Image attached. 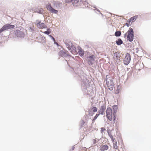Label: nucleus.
I'll return each mask as SVG.
<instances>
[{"instance_id": "nucleus-5", "label": "nucleus", "mask_w": 151, "mask_h": 151, "mask_svg": "<svg viewBox=\"0 0 151 151\" xmlns=\"http://www.w3.org/2000/svg\"><path fill=\"white\" fill-rule=\"evenodd\" d=\"M131 59V57L130 55L127 53L126 55V56L124 60V63L126 65H128L130 62Z\"/></svg>"}, {"instance_id": "nucleus-2", "label": "nucleus", "mask_w": 151, "mask_h": 151, "mask_svg": "<svg viewBox=\"0 0 151 151\" xmlns=\"http://www.w3.org/2000/svg\"><path fill=\"white\" fill-rule=\"evenodd\" d=\"M127 37V39L130 42L133 40L134 38V32L132 28H129L128 31L124 35V37Z\"/></svg>"}, {"instance_id": "nucleus-18", "label": "nucleus", "mask_w": 151, "mask_h": 151, "mask_svg": "<svg viewBox=\"0 0 151 151\" xmlns=\"http://www.w3.org/2000/svg\"><path fill=\"white\" fill-rule=\"evenodd\" d=\"M123 42V41L120 38L117 41H116V43L117 45H121V44H122Z\"/></svg>"}, {"instance_id": "nucleus-8", "label": "nucleus", "mask_w": 151, "mask_h": 151, "mask_svg": "<svg viewBox=\"0 0 151 151\" xmlns=\"http://www.w3.org/2000/svg\"><path fill=\"white\" fill-rule=\"evenodd\" d=\"M121 57V53L119 52H115L113 58L115 62H117V60H120V58Z\"/></svg>"}, {"instance_id": "nucleus-32", "label": "nucleus", "mask_w": 151, "mask_h": 151, "mask_svg": "<svg viewBox=\"0 0 151 151\" xmlns=\"http://www.w3.org/2000/svg\"><path fill=\"white\" fill-rule=\"evenodd\" d=\"M19 34H21V32H20V31H19Z\"/></svg>"}, {"instance_id": "nucleus-27", "label": "nucleus", "mask_w": 151, "mask_h": 151, "mask_svg": "<svg viewBox=\"0 0 151 151\" xmlns=\"http://www.w3.org/2000/svg\"><path fill=\"white\" fill-rule=\"evenodd\" d=\"M49 36L52 39V40H53V41L54 42V43H55V38L52 36L51 35H49Z\"/></svg>"}, {"instance_id": "nucleus-15", "label": "nucleus", "mask_w": 151, "mask_h": 151, "mask_svg": "<svg viewBox=\"0 0 151 151\" xmlns=\"http://www.w3.org/2000/svg\"><path fill=\"white\" fill-rule=\"evenodd\" d=\"M8 29L6 24L4 25L3 27L0 29V34L3 31Z\"/></svg>"}, {"instance_id": "nucleus-33", "label": "nucleus", "mask_w": 151, "mask_h": 151, "mask_svg": "<svg viewBox=\"0 0 151 151\" xmlns=\"http://www.w3.org/2000/svg\"><path fill=\"white\" fill-rule=\"evenodd\" d=\"M68 1H70V0H68Z\"/></svg>"}, {"instance_id": "nucleus-24", "label": "nucleus", "mask_w": 151, "mask_h": 151, "mask_svg": "<svg viewBox=\"0 0 151 151\" xmlns=\"http://www.w3.org/2000/svg\"><path fill=\"white\" fill-rule=\"evenodd\" d=\"M43 33L45 34L49 35L51 33L50 29H47V31L43 32Z\"/></svg>"}, {"instance_id": "nucleus-29", "label": "nucleus", "mask_w": 151, "mask_h": 151, "mask_svg": "<svg viewBox=\"0 0 151 151\" xmlns=\"http://www.w3.org/2000/svg\"><path fill=\"white\" fill-rule=\"evenodd\" d=\"M111 140L112 141V142L113 143H114L115 142H116V141L115 139V138H113V139H112Z\"/></svg>"}, {"instance_id": "nucleus-21", "label": "nucleus", "mask_w": 151, "mask_h": 151, "mask_svg": "<svg viewBox=\"0 0 151 151\" xmlns=\"http://www.w3.org/2000/svg\"><path fill=\"white\" fill-rule=\"evenodd\" d=\"M121 34L120 31H116L115 33V35L116 37H119L121 36Z\"/></svg>"}, {"instance_id": "nucleus-31", "label": "nucleus", "mask_w": 151, "mask_h": 151, "mask_svg": "<svg viewBox=\"0 0 151 151\" xmlns=\"http://www.w3.org/2000/svg\"><path fill=\"white\" fill-rule=\"evenodd\" d=\"M110 137L111 139H113V138H114L113 136H112L111 135H110Z\"/></svg>"}, {"instance_id": "nucleus-20", "label": "nucleus", "mask_w": 151, "mask_h": 151, "mask_svg": "<svg viewBox=\"0 0 151 151\" xmlns=\"http://www.w3.org/2000/svg\"><path fill=\"white\" fill-rule=\"evenodd\" d=\"M79 55L81 56H82L84 55V51L82 49H79L78 52Z\"/></svg>"}, {"instance_id": "nucleus-28", "label": "nucleus", "mask_w": 151, "mask_h": 151, "mask_svg": "<svg viewBox=\"0 0 151 151\" xmlns=\"http://www.w3.org/2000/svg\"><path fill=\"white\" fill-rule=\"evenodd\" d=\"M105 130V129L104 127L101 128V132L102 133Z\"/></svg>"}, {"instance_id": "nucleus-23", "label": "nucleus", "mask_w": 151, "mask_h": 151, "mask_svg": "<svg viewBox=\"0 0 151 151\" xmlns=\"http://www.w3.org/2000/svg\"><path fill=\"white\" fill-rule=\"evenodd\" d=\"M120 87L119 86H117V88L115 90V93L118 94L119 92Z\"/></svg>"}, {"instance_id": "nucleus-6", "label": "nucleus", "mask_w": 151, "mask_h": 151, "mask_svg": "<svg viewBox=\"0 0 151 151\" xmlns=\"http://www.w3.org/2000/svg\"><path fill=\"white\" fill-rule=\"evenodd\" d=\"M137 18V15H136L133 17H131L127 21V22L126 23V24L127 27H129L131 25V22L132 23L136 21Z\"/></svg>"}, {"instance_id": "nucleus-1", "label": "nucleus", "mask_w": 151, "mask_h": 151, "mask_svg": "<svg viewBox=\"0 0 151 151\" xmlns=\"http://www.w3.org/2000/svg\"><path fill=\"white\" fill-rule=\"evenodd\" d=\"M106 117L108 119L111 121L113 119L114 123L117 122L116 120V114L112 112V110L110 107H108L106 111Z\"/></svg>"}, {"instance_id": "nucleus-7", "label": "nucleus", "mask_w": 151, "mask_h": 151, "mask_svg": "<svg viewBox=\"0 0 151 151\" xmlns=\"http://www.w3.org/2000/svg\"><path fill=\"white\" fill-rule=\"evenodd\" d=\"M46 7L47 9L50 11V12L54 13L55 14H57L58 11L57 10H55L53 9L51 6V4H50L48 3L46 5Z\"/></svg>"}, {"instance_id": "nucleus-12", "label": "nucleus", "mask_w": 151, "mask_h": 151, "mask_svg": "<svg viewBox=\"0 0 151 151\" xmlns=\"http://www.w3.org/2000/svg\"><path fill=\"white\" fill-rule=\"evenodd\" d=\"M106 109V106L105 105L101 106L99 112L102 114H103V113Z\"/></svg>"}, {"instance_id": "nucleus-11", "label": "nucleus", "mask_w": 151, "mask_h": 151, "mask_svg": "<svg viewBox=\"0 0 151 151\" xmlns=\"http://www.w3.org/2000/svg\"><path fill=\"white\" fill-rule=\"evenodd\" d=\"M37 26L40 29H43L45 28V25L44 23H41L39 22L37 24Z\"/></svg>"}, {"instance_id": "nucleus-26", "label": "nucleus", "mask_w": 151, "mask_h": 151, "mask_svg": "<svg viewBox=\"0 0 151 151\" xmlns=\"http://www.w3.org/2000/svg\"><path fill=\"white\" fill-rule=\"evenodd\" d=\"M99 115L100 114H97L96 116H95L94 117V119H93V121H94L98 117Z\"/></svg>"}, {"instance_id": "nucleus-22", "label": "nucleus", "mask_w": 151, "mask_h": 151, "mask_svg": "<svg viewBox=\"0 0 151 151\" xmlns=\"http://www.w3.org/2000/svg\"><path fill=\"white\" fill-rule=\"evenodd\" d=\"M113 147L116 150L118 148V146L117 142H115L114 143H113Z\"/></svg>"}, {"instance_id": "nucleus-25", "label": "nucleus", "mask_w": 151, "mask_h": 151, "mask_svg": "<svg viewBox=\"0 0 151 151\" xmlns=\"http://www.w3.org/2000/svg\"><path fill=\"white\" fill-rule=\"evenodd\" d=\"M91 110H93V112H96L97 111V109L96 107H93L92 108Z\"/></svg>"}, {"instance_id": "nucleus-30", "label": "nucleus", "mask_w": 151, "mask_h": 151, "mask_svg": "<svg viewBox=\"0 0 151 151\" xmlns=\"http://www.w3.org/2000/svg\"><path fill=\"white\" fill-rule=\"evenodd\" d=\"M93 141L94 144L96 143V140L95 139H93Z\"/></svg>"}, {"instance_id": "nucleus-4", "label": "nucleus", "mask_w": 151, "mask_h": 151, "mask_svg": "<svg viewBox=\"0 0 151 151\" xmlns=\"http://www.w3.org/2000/svg\"><path fill=\"white\" fill-rule=\"evenodd\" d=\"M72 2L74 6H78L80 5L83 2L81 0H66V2L69 3Z\"/></svg>"}, {"instance_id": "nucleus-9", "label": "nucleus", "mask_w": 151, "mask_h": 151, "mask_svg": "<svg viewBox=\"0 0 151 151\" xmlns=\"http://www.w3.org/2000/svg\"><path fill=\"white\" fill-rule=\"evenodd\" d=\"M65 44L66 45V47L69 50L71 49V47L73 46L72 43L70 42L68 40H66Z\"/></svg>"}, {"instance_id": "nucleus-17", "label": "nucleus", "mask_w": 151, "mask_h": 151, "mask_svg": "<svg viewBox=\"0 0 151 151\" xmlns=\"http://www.w3.org/2000/svg\"><path fill=\"white\" fill-rule=\"evenodd\" d=\"M112 108L113 110V112L115 113L116 114V113L118 109V106L117 105H114L112 106Z\"/></svg>"}, {"instance_id": "nucleus-19", "label": "nucleus", "mask_w": 151, "mask_h": 151, "mask_svg": "<svg viewBox=\"0 0 151 151\" xmlns=\"http://www.w3.org/2000/svg\"><path fill=\"white\" fill-rule=\"evenodd\" d=\"M8 29H11L14 28L15 26L14 25H11L10 24H6Z\"/></svg>"}, {"instance_id": "nucleus-14", "label": "nucleus", "mask_w": 151, "mask_h": 151, "mask_svg": "<svg viewBox=\"0 0 151 151\" xmlns=\"http://www.w3.org/2000/svg\"><path fill=\"white\" fill-rule=\"evenodd\" d=\"M109 147L107 145H103L101 146L100 150L101 151H104L108 149Z\"/></svg>"}, {"instance_id": "nucleus-3", "label": "nucleus", "mask_w": 151, "mask_h": 151, "mask_svg": "<svg viewBox=\"0 0 151 151\" xmlns=\"http://www.w3.org/2000/svg\"><path fill=\"white\" fill-rule=\"evenodd\" d=\"M106 81L108 88L110 90L112 91L113 89L114 84L113 80L110 77H108L106 76Z\"/></svg>"}, {"instance_id": "nucleus-13", "label": "nucleus", "mask_w": 151, "mask_h": 151, "mask_svg": "<svg viewBox=\"0 0 151 151\" xmlns=\"http://www.w3.org/2000/svg\"><path fill=\"white\" fill-rule=\"evenodd\" d=\"M68 52H65L63 50L60 51L59 53V55L62 57H66L68 56Z\"/></svg>"}, {"instance_id": "nucleus-10", "label": "nucleus", "mask_w": 151, "mask_h": 151, "mask_svg": "<svg viewBox=\"0 0 151 151\" xmlns=\"http://www.w3.org/2000/svg\"><path fill=\"white\" fill-rule=\"evenodd\" d=\"M95 58V56L93 55L87 57L88 63L89 65H92V61L94 60V59Z\"/></svg>"}, {"instance_id": "nucleus-16", "label": "nucleus", "mask_w": 151, "mask_h": 151, "mask_svg": "<svg viewBox=\"0 0 151 151\" xmlns=\"http://www.w3.org/2000/svg\"><path fill=\"white\" fill-rule=\"evenodd\" d=\"M70 50V52L73 54H76V48L73 46L71 47V49L69 50Z\"/></svg>"}]
</instances>
